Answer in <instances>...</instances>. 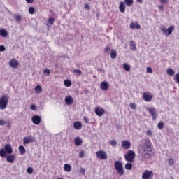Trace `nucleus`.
Listing matches in <instances>:
<instances>
[{"mask_svg": "<svg viewBox=\"0 0 179 179\" xmlns=\"http://www.w3.org/2000/svg\"><path fill=\"white\" fill-rule=\"evenodd\" d=\"M138 152L143 157H150L152 155V143L148 138H143L138 147Z\"/></svg>", "mask_w": 179, "mask_h": 179, "instance_id": "nucleus-1", "label": "nucleus"}, {"mask_svg": "<svg viewBox=\"0 0 179 179\" xmlns=\"http://www.w3.org/2000/svg\"><path fill=\"white\" fill-rule=\"evenodd\" d=\"M114 166L119 176H124V174L125 173V171L124 170V167L122 166V163H121V162L120 161H116Z\"/></svg>", "mask_w": 179, "mask_h": 179, "instance_id": "nucleus-2", "label": "nucleus"}, {"mask_svg": "<svg viewBox=\"0 0 179 179\" xmlns=\"http://www.w3.org/2000/svg\"><path fill=\"white\" fill-rule=\"evenodd\" d=\"M8 95H4L0 97V110H6V107H8Z\"/></svg>", "mask_w": 179, "mask_h": 179, "instance_id": "nucleus-3", "label": "nucleus"}, {"mask_svg": "<svg viewBox=\"0 0 179 179\" xmlns=\"http://www.w3.org/2000/svg\"><path fill=\"white\" fill-rule=\"evenodd\" d=\"M124 159L126 162H129V163H132L135 159V152L132 150H129L127 154L124 155Z\"/></svg>", "mask_w": 179, "mask_h": 179, "instance_id": "nucleus-4", "label": "nucleus"}, {"mask_svg": "<svg viewBox=\"0 0 179 179\" xmlns=\"http://www.w3.org/2000/svg\"><path fill=\"white\" fill-rule=\"evenodd\" d=\"M96 157L100 160H107L108 156L107 155V152L104 150H99L96 152Z\"/></svg>", "mask_w": 179, "mask_h": 179, "instance_id": "nucleus-5", "label": "nucleus"}, {"mask_svg": "<svg viewBox=\"0 0 179 179\" xmlns=\"http://www.w3.org/2000/svg\"><path fill=\"white\" fill-rule=\"evenodd\" d=\"M30 142H36V138L33 137V136H29L24 138V145H27L30 143Z\"/></svg>", "mask_w": 179, "mask_h": 179, "instance_id": "nucleus-6", "label": "nucleus"}, {"mask_svg": "<svg viewBox=\"0 0 179 179\" xmlns=\"http://www.w3.org/2000/svg\"><path fill=\"white\" fill-rule=\"evenodd\" d=\"M153 178V172L150 171H145L142 175V179H150Z\"/></svg>", "mask_w": 179, "mask_h": 179, "instance_id": "nucleus-7", "label": "nucleus"}, {"mask_svg": "<svg viewBox=\"0 0 179 179\" xmlns=\"http://www.w3.org/2000/svg\"><path fill=\"white\" fill-rule=\"evenodd\" d=\"M148 113L151 115V117H152V120H156L157 117V113H156V109L155 108H147Z\"/></svg>", "mask_w": 179, "mask_h": 179, "instance_id": "nucleus-8", "label": "nucleus"}, {"mask_svg": "<svg viewBox=\"0 0 179 179\" xmlns=\"http://www.w3.org/2000/svg\"><path fill=\"white\" fill-rule=\"evenodd\" d=\"M143 100H145V101L149 102V101H152V99H153V96L152 95V94H150V92H144L143 95Z\"/></svg>", "mask_w": 179, "mask_h": 179, "instance_id": "nucleus-9", "label": "nucleus"}, {"mask_svg": "<svg viewBox=\"0 0 179 179\" xmlns=\"http://www.w3.org/2000/svg\"><path fill=\"white\" fill-rule=\"evenodd\" d=\"M94 113L95 114H96V115H98V117H103L106 111L104 110V109H103V108L96 107L94 110Z\"/></svg>", "mask_w": 179, "mask_h": 179, "instance_id": "nucleus-10", "label": "nucleus"}, {"mask_svg": "<svg viewBox=\"0 0 179 179\" xmlns=\"http://www.w3.org/2000/svg\"><path fill=\"white\" fill-rule=\"evenodd\" d=\"M31 121L35 125H39L40 122H41V117L38 115H34L32 117Z\"/></svg>", "mask_w": 179, "mask_h": 179, "instance_id": "nucleus-11", "label": "nucleus"}, {"mask_svg": "<svg viewBox=\"0 0 179 179\" xmlns=\"http://www.w3.org/2000/svg\"><path fill=\"white\" fill-rule=\"evenodd\" d=\"M122 148H123V149H125L126 150H128V149H129L131 148V142L127 141V140H124L122 141Z\"/></svg>", "mask_w": 179, "mask_h": 179, "instance_id": "nucleus-12", "label": "nucleus"}, {"mask_svg": "<svg viewBox=\"0 0 179 179\" xmlns=\"http://www.w3.org/2000/svg\"><path fill=\"white\" fill-rule=\"evenodd\" d=\"M100 87L101 90H108L110 87V84L107 81H103L101 83Z\"/></svg>", "mask_w": 179, "mask_h": 179, "instance_id": "nucleus-13", "label": "nucleus"}, {"mask_svg": "<svg viewBox=\"0 0 179 179\" xmlns=\"http://www.w3.org/2000/svg\"><path fill=\"white\" fill-rule=\"evenodd\" d=\"M9 65L11 68H17V65H19V62L16 59H11L9 62Z\"/></svg>", "mask_w": 179, "mask_h": 179, "instance_id": "nucleus-14", "label": "nucleus"}, {"mask_svg": "<svg viewBox=\"0 0 179 179\" xmlns=\"http://www.w3.org/2000/svg\"><path fill=\"white\" fill-rule=\"evenodd\" d=\"M4 150L8 155H12V153H13V150L12 149L10 144H6L4 146Z\"/></svg>", "mask_w": 179, "mask_h": 179, "instance_id": "nucleus-15", "label": "nucleus"}, {"mask_svg": "<svg viewBox=\"0 0 179 179\" xmlns=\"http://www.w3.org/2000/svg\"><path fill=\"white\" fill-rule=\"evenodd\" d=\"M129 28L131 30H135V29H141V25L138 22H131Z\"/></svg>", "mask_w": 179, "mask_h": 179, "instance_id": "nucleus-16", "label": "nucleus"}, {"mask_svg": "<svg viewBox=\"0 0 179 179\" xmlns=\"http://www.w3.org/2000/svg\"><path fill=\"white\" fill-rule=\"evenodd\" d=\"M174 25H171L169 27V28L166 29V34H165L166 37H169V36H170V34L174 31Z\"/></svg>", "mask_w": 179, "mask_h": 179, "instance_id": "nucleus-17", "label": "nucleus"}, {"mask_svg": "<svg viewBox=\"0 0 179 179\" xmlns=\"http://www.w3.org/2000/svg\"><path fill=\"white\" fill-rule=\"evenodd\" d=\"M65 103L67 106H71L73 104V98L72 96H66L65 97Z\"/></svg>", "mask_w": 179, "mask_h": 179, "instance_id": "nucleus-18", "label": "nucleus"}, {"mask_svg": "<svg viewBox=\"0 0 179 179\" xmlns=\"http://www.w3.org/2000/svg\"><path fill=\"white\" fill-rule=\"evenodd\" d=\"M73 128H75L77 131L82 129V123L80 122H75L73 124Z\"/></svg>", "mask_w": 179, "mask_h": 179, "instance_id": "nucleus-19", "label": "nucleus"}, {"mask_svg": "<svg viewBox=\"0 0 179 179\" xmlns=\"http://www.w3.org/2000/svg\"><path fill=\"white\" fill-rule=\"evenodd\" d=\"M15 159H16V156L15 155H8L6 157V160L8 163H15Z\"/></svg>", "mask_w": 179, "mask_h": 179, "instance_id": "nucleus-20", "label": "nucleus"}, {"mask_svg": "<svg viewBox=\"0 0 179 179\" xmlns=\"http://www.w3.org/2000/svg\"><path fill=\"white\" fill-rule=\"evenodd\" d=\"M83 142V141H82V138H80V137H76V138H74V143L76 146H80Z\"/></svg>", "mask_w": 179, "mask_h": 179, "instance_id": "nucleus-21", "label": "nucleus"}, {"mask_svg": "<svg viewBox=\"0 0 179 179\" xmlns=\"http://www.w3.org/2000/svg\"><path fill=\"white\" fill-rule=\"evenodd\" d=\"M119 10L120 12H121L122 13H124L125 12V3H124L123 1L120 2L119 5Z\"/></svg>", "mask_w": 179, "mask_h": 179, "instance_id": "nucleus-22", "label": "nucleus"}, {"mask_svg": "<svg viewBox=\"0 0 179 179\" xmlns=\"http://www.w3.org/2000/svg\"><path fill=\"white\" fill-rule=\"evenodd\" d=\"M0 36L1 37H8V31L5 29H0Z\"/></svg>", "mask_w": 179, "mask_h": 179, "instance_id": "nucleus-23", "label": "nucleus"}, {"mask_svg": "<svg viewBox=\"0 0 179 179\" xmlns=\"http://www.w3.org/2000/svg\"><path fill=\"white\" fill-rule=\"evenodd\" d=\"M64 171H66L67 173H69V171H71L72 166L69 165V164H65L64 166Z\"/></svg>", "mask_w": 179, "mask_h": 179, "instance_id": "nucleus-24", "label": "nucleus"}, {"mask_svg": "<svg viewBox=\"0 0 179 179\" xmlns=\"http://www.w3.org/2000/svg\"><path fill=\"white\" fill-rule=\"evenodd\" d=\"M110 58L112 59H115L117 58V50H112L110 52Z\"/></svg>", "mask_w": 179, "mask_h": 179, "instance_id": "nucleus-25", "label": "nucleus"}, {"mask_svg": "<svg viewBox=\"0 0 179 179\" xmlns=\"http://www.w3.org/2000/svg\"><path fill=\"white\" fill-rule=\"evenodd\" d=\"M20 155H24L26 153V148L23 145H20L18 148Z\"/></svg>", "mask_w": 179, "mask_h": 179, "instance_id": "nucleus-26", "label": "nucleus"}, {"mask_svg": "<svg viewBox=\"0 0 179 179\" xmlns=\"http://www.w3.org/2000/svg\"><path fill=\"white\" fill-rule=\"evenodd\" d=\"M166 73L167 75H169V76H173V75L176 73V71H174L173 69H168L166 71Z\"/></svg>", "mask_w": 179, "mask_h": 179, "instance_id": "nucleus-27", "label": "nucleus"}, {"mask_svg": "<svg viewBox=\"0 0 179 179\" xmlns=\"http://www.w3.org/2000/svg\"><path fill=\"white\" fill-rule=\"evenodd\" d=\"M123 69H124V71H127V72H129V71H131V66H129V64H124Z\"/></svg>", "mask_w": 179, "mask_h": 179, "instance_id": "nucleus-28", "label": "nucleus"}, {"mask_svg": "<svg viewBox=\"0 0 179 179\" xmlns=\"http://www.w3.org/2000/svg\"><path fill=\"white\" fill-rule=\"evenodd\" d=\"M0 157H6V151H5V149L3 148L0 149Z\"/></svg>", "mask_w": 179, "mask_h": 179, "instance_id": "nucleus-29", "label": "nucleus"}, {"mask_svg": "<svg viewBox=\"0 0 179 179\" xmlns=\"http://www.w3.org/2000/svg\"><path fill=\"white\" fill-rule=\"evenodd\" d=\"M130 47L131 50H133V51L136 50V45H135V42H134V41H130Z\"/></svg>", "mask_w": 179, "mask_h": 179, "instance_id": "nucleus-30", "label": "nucleus"}, {"mask_svg": "<svg viewBox=\"0 0 179 179\" xmlns=\"http://www.w3.org/2000/svg\"><path fill=\"white\" fill-rule=\"evenodd\" d=\"M124 3L127 6H132L134 5V0H124Z\"/></svg>", "mask_w": 179, "mask_h": 179, "instance_id": "nucleus-31", "label": "nucleus"}, {"mask_svg": "<svg viewBox=\"0 0 179 179\" xmlns=\"http://www.w3.org/2000/svg\"><path fill=\"white\" fill-rule=\"evenodd\" d=\"M64 85L66 86V87H71V86H72V83L69 80H65Z\"/></svg>", "mask_w": 179, "mask_h": 179, "instance_id": "nucleus-32", "label": "nucleus"}, {"mask_svg": "<svg viewBox=\"0 0 179 179\" xmlns=\"http://www.w3.org/2000/svg\"><path fill=\"white\" fill-rule=\"evenodd\" d=\"M160 30H161V31H162V33H164V34H167V29H166V26L161 25Z\"/></svg>", "mask_w": 179, "mask_h": 179, "instance_id": "nucleus-33", "label": "nucleus"}, {"mask_svg": "<svg viewBox=\"0 0 179 179\" xmlns=\"http://www.w3.org/2000/svg\"><path fill=\"white\" fill-rule=\"evenodd\" d=\"M34 90L36 93H41V92H43V88H41V86L38 85L35 87Z\"/></svg>", "mask_w": 179, "mask_h": 179, "instance_id": "nucleus-34", "label": "nucleus"}, {"mask_svg": "<svg viewBox=\"0 0 179 179\" xmlns=\"http://www.w3.org/2000/svg\"><path fill=\"white\" fill-rule=\"evenodd\" d=\"M73 73H76V75H78V76H82V71L75 69L73 70Z\"/></svg>", "mask_w": 179, "mask_h": 179, "instance_id": "nucleus-35", "label": "nucleus"}, {"mask_svg": "<svg viewBox=\"0 0 179 179\" xmlns=\"http://www.w3.org/2000/svg\"><path fill=\"white\" fill-rule=\"evenodd\" d=\"M157 127L159 129H163V128H164V123L163 122H160L158 123Z\"/></svg>", "mask_w": 179, "mask_h": 179, "instance_id": "nucleus-36", "label": "nucleus"}, {"mask_svg": "<svg viewBox=\"0 0 179 179\" xmlns=\"http://www.w3.org/2000/svg\"><path fill=\"white\" fill-rule=\"evenodd\" d=\"M125 169H126V170H131V169H132V164L131 163H127L125 164Z\"/></svg>", "mask_w": 179, "mask_h": 179, "instance_id": "nucleus-37", "label": "nucleus"}, {"mask_svg": "<svg viewBox=\"0 0 179 179\" xmlns=\"http://www.w3.org/2000/svg\"><path fill=\"white\" fill-rule=\"evenodd\" d=\"M169 166H174V159L173 158H170L168 159Z\"/></svg>", "mask_w": 179, "mask_h": 179, "instance_id": "nucleus-38", "label": "nucleus"}, {"mask_svg": "<svg viewBox=\"0 0 179 179\" xmlns=\"http://www.w3.org/2000/svg\"><path fill=\"white\" fill-rule=\"evenodd\" d=\"M110 50H111V48H110V46L108 45H107L104 49L106 54H110Z\"/></svg>", "mask_w": 179, "mask_h": 179, "instance_id": "nucleus-39", "label": "nucleus"}, {"mask_svg": "<svg viewBox=\"0 0 179 179\" xmlns=\"http://www.w3.org/2000/svg\"><path fill=\"white\" fill-rule=\"evenodd\" d=\"M173 80L176 83H179V73L175 75Z\"/></svg>", "mask_w": 179, "mask_h": 179, "instance_id": "nucleus-40", "label": "nucleus"}, {"mask_svg": "<svg viewBox=\"0 0 179 179\" xmlns=\"http://www.w3.org/2000/svg\"><path fill=\"white\" fill-rule=\"evenodd\" d=\"M110 143L111 146H113V148H115V146H117V141L111 140L110 141Z\"/></svg>", "mask_w": 179, "mask_h": 179, "instance_id": "nucleus-41", "label": "nucleus"}, {"mask_svg": "<svg viewBox=\"0 0 179 179\" xmlns=\"http://www.w3.org/2000/svg\"><path fill=\"white\" fill-rule=\"evenodd\" d=\"M15 20H17V22H20V20H22V15H15Z\"/></svg>", "mask_w": 179, "mask_h": 179, "instance_id": "nucleus-42", "label": "nucleus"}, {"mask_svg": "<svg viewBox=\"0 0 179 179\" xmlns=\"http://www.w3.org/2000/svg\"><path fill=\"white\" fill-rule=\"evenodd\" d=\"M43 73H45V75H47V76H50V69H45L43 70Z\"/></svg>", "mask_w": 179, "mask_h": 179, "instance_id": "nucleus-43", "label": "nucleus"}, {"mask_svg": "<svg viewBox=\"0 0 179 179\" xmlns=\"http://www.w3.org/2000/svg\"><path fill=\"white\" fill-rule=\"evenodd\" d=\"M28 10H29V13H30V15H34V13L35 12L34 8H33V7H30Z\"/></svg>", "mask_w": 179, "mask_h": 179, "instance_id": "nucleus-44", "label": "nucleus"}, {"mask_svg": "<svg viewBox=\"0 0 179 179\" xmlns=\"http://www.w3.org/2000/svg\"><path fill=\"white\" fill-rule=\"evenodd\" d=\"M27 173H28V174H33V168L31 167L27 168Z\"/></svg>", "mask_w": 179, "mask_h": 179, "instance_id": "nucleus-45", "label": "nucleus"}, {"mask_svg": "<svg viewBox=\"0 0 179 179\" xmlns=\"http://www.w3.org/2000/svg\"><path fill=\"white\" fill-rule=\"evenodd\" d=\"M130 108H131V110H135V108H136V104L134 103H130Z\"/></svg>", "mask_w": 179, "mask_h": 179, "instance_id": "nucleus-46", "label": "nucleus"}, {"mask_svg": "<svg viewBox=\"0 0 179 179\" xmlns=\"http://www.w3.org/2000/svg\"><path fill=\"white\" fill-rule=\"evenodd\" d=\"M30 108H31V110L34 111L37 108V106H36L35 104H32V105H31Z\"/></svg>", "mask_w": 179, "mask_h": 179, "instance_id": "nucleus-47", "label": "nucleus"}, {"mask_svg": "<svg viewBox=\"0 0 179 179\" xmlns=\"http://www.w3.org/2000/svg\"><path fill=\"white\" fill-rule=\"evenodd\" d=\"M80 173V174H83V176H85V174H86V170H85V168H81Z\"/></svg>", "mask_w": 179, "mask_h": 179, "instance_id": "nucleus-48", "label": "nucleus"}, {"mask_svg": "<svg viewBox=\"0 0 179 179\" xmlns=\"http://www.w3.org/2000/svg\"><path fill=\"white\" fill-rule=\"evenodd\" d=\"M83 120H84L85 124H89V118H87V117L84 116Z\"/></svg>", "mask_w": 179, "mask_h": 179, "instance_id": "nucleus-49", "label": "nucleus"}, {"mask_svg": "<svg viewBox=\"0 0 179 179\" xmlns=\"http://www.w3.org/2000/svg\"><path fill=\"white\" fill-rule=\"evenodd\" d=\"M6 48L3 45H0V52H3L5 51Z\"/></svg>", "mask_w": 179, "mask_h": 179, "instance_id": "nucleus-50", "label": "nucleus"}, {"mask_svg": "<svg viewBox=\"0 0 179 179\" xmlns=\"http://www.w3.org/2000/svg\"><path fill=\"white\" fill-rule=\"evenodd\" d=\"M5 124H6L5 120L0 119V125L1 127H3V125H5Z\"/></svg>", "mask_w": 179, "mask_h": 179, "instance_id": "nucleus-51", "label": "nucleus"}, {"mask_svg": "<svg viewBox=\"0 0 179 179\" xmlns=\"http://www.w3.org/2000/svg\"><path fill=\"white\" fill-rule=\"evenodd\" d=\"M147 72L148 73H152L153 72V71L152 70V67H148L147 68Z\"/></svg>", "mask_w": 179, "mask_h": 179, "instance_id": "nucleus-52", "label": "nucleus"}, {"mask_svg": "<svg viewBox=\"0 0 179 179\" xmlns=\"http://www.w3.org/2000/svg\"><path fill=\"white\" fill-rule=\"evenodd\" d=\"M48 22H49V24H54V19L50 18V19L48 20Z\"/></svg>", "mask_w": 179, "mask_h": 179, "instance_id": "nucleus-53", "label": "nucleus"}, {"mask_svg": "<svg viewBox=\"0 0 179 179\" xmlns=\"http://www.w3.org/2000/svg\"><path fill=\"white\" fill-rule=\"evenodd\" d=\"M79 157H85V152L83 151H80L79 153Z\"/></svg>", "mask_w": 179, "mask_h": 179, "instance_id": "nucleus-54", "label": "nucleus"}, {"mask_svg": "<svg viewBox=\"0 0 179 179\" xmlns=\"http://www.w3.org/2000/svg\"><path fill=\"white\" fill-rule=\"evenodd\" d=\"M159 2L161 3H167V2H169V0H159Z\"/></svg>", "mask_w": 179, "mask_h": 179, "instance_id": "nucleus-55", "label": "nucleus"}, {"mask_svg": "<svg viewBox=\"0 0 179 179\" xmlns=\"http://www.w3.org/2000/svg\"><path fill=\"white\" fill-rule=\"evenodd\" d=\"M27 3H33L34 2V0H26Z\"/></svg>", "mask_w": 179, "mask_h": 179, "instance_id": "nucleus-56", "label": "nucleus"}, {"mask_svg": "<svg viewBox=\"0 0 179 179\" xmlns=\"http://www.w3.org/2000/svg\"><path fill=\"white\" fill-rule=\"evenodd\" d=\"M85 9H87L88 10L89 9H90V6H89V4H85Z\"/></svg>", "mask_w": 179, "mask_h": 179, "instance_id": "nucleus-57", "label": "nucleus"}, {"mask_svg": "<svg viewBox=\"0 0 179 179\" xmlns=\"http://www.w3.org/2000/svg\"><path fill=\"white\" fill-rule=\"evenodd\" d=\"M147 135L151 136L152 135V131L151 130H148L147 131Z\"/></svg>", "mask_w": 179, "mask_h": 179, "instance_id": "nucleus-58", "label": "nucleus"}, {"mask_svg": "<svg viewBox=\"0 0 179 179\" xmlns=\"http://www.w3.org/2000/svg\"><path fill=\"white\" fill-rule=\"evenodd\" d=\"M158 8H159V9H160V10H163V9H164L163 6H158Z\"/></svg>", "mask_w": 179, "mask_h": 179, "instance_id": "nucleus-59", "label": "nucleus"}, {"mask_svg": "<svg viewBox=\"0 0 179 179\" xmlns=\"http://www.w3.org/2000/svg\"><path fill=\"white\" fill-rule=\"evenodd\" d=\"M137 2H139V3H142L143 2V0H137Z\"/></svg>", "mask_w": 179, "mask_h": 179, "instance_id": "nucleus-60", "label": "nucleus"}, {"mask_svg": "<svg viewBox=\"0 0 179 179\" xmlns=\"http://www.w3.org/2000/svg\"><path fill=\"white\" fill-rule=\"evenodd\" d=\"M6 124H8V127H9V128H10V123L9 122H7Z\"/></svg>", "mask_w": 179, "mask_h": 179, "instance_id": "nucleus-61", "label": "nucleus"}, {"mask_svg": "<svg viewBox=\"0 0 179 179\" xmlns=\"http://www.w3.org/2000/svg\"><path fill=\"white\" fill-rule=\"evenodd\" d=\"M89 1H92V0H89Z\"/></svg>", "mask_w": 179, "mask_h": 179, "instance_id": "nucleus-62", "label": "nucleus"}]
</instances>
